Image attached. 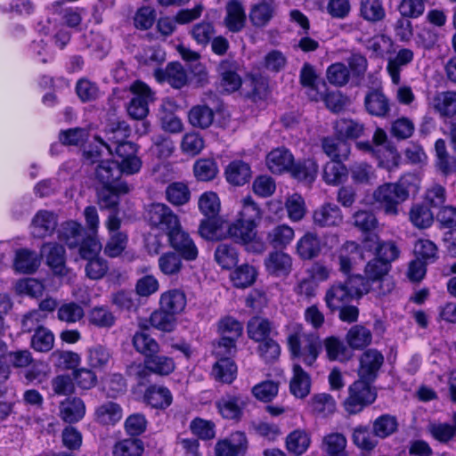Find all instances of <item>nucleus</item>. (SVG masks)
I'll return each instance as SVG.
<instances>
[{"instance_id": "nucleus-45", "label": "nucleus", "mask_w": 456, "mask_h": 456, "mask_svg": "<svg viewBox=\"0 0 456 456\" xmlns=\"http://www.w3.org/2000/svg\"><path fill=\"white\" fill-rule=\"evenodd\" d=\"M346 437L338 432L330 433L323 436L321 448L329 456H346Z\"/></svg>"}, {"instance_id": "nucleus-43", "label": "nucleus", "mask_w": 456, "mask_h": 456, "mask_svg": "<svg viewBox=\"0 0 456 456\" xmlns=\"http://www.w3.org/2000/svg\"><path fill=\"white\" fill-rule=\"evenodd\" d=\"M360 254V246L352 240L346 241L338 255V270L346 276L351 275L354 256Z\"/></svg>"}, {"instance_id": "nucleus-21", "label": "nucleus", "mask_w": 456, "mask_h": 456, "mask_svg": "<svg viewBox=\"0 0 456 456\" xmlns=\"http://www.w3.org/2000/svg\"><path fill=\"white\" fill-rule=\"evenodd\" d=\"M413 59L414 53L409 48H401L395 55H391L387 58L386 69L394 85H400L403 69L411 63Z\"/></svg>"}, {"instance_id": "nucleus-3", "label": "nucleus", "mask_w": 456, "mask_h": 456, "mask_svg": "<svg viewBox=\"0 0 456 456\" xmlns=\"http://www.w3.org/2000/svg\"><path fill=\"white\" fill-rule=\"evenodd\" d=\"M360 276L349 275L344 281L333 282L326 290L324 301L327 307L335 312L354 299H360L368 294L367 285Z\"/></svg>"}, {"instance_id": "nucleus-31", "label": "nucleus", "mask_w": 456, "mask_h": 456, "mask_svg": "<svg viewBox=\"0 0 456 456\" xmlns=\"http://www.w3.org/2000/svg\"><path fill=\"white\" fill-rule=\"evenodd\" d=\"M141 330H137L132 338V344L135 351L144 355L145 358L150 357L153 354H159V343L145 332L149 327L145 323H139Z\"/></svg>"}, {"instance_id": "nucleus-55", "label": "nucleus", "mask_w": 456, "mask_h": 456, "mask_svg": "<svg viewBox=\"0 0 456 456\" xmlns=\"http://www.w3.org/2000/svg\"><path fill=\"white\" fill-rule=\"evenodd\" d=\"M398 428V421L396 418L390 414H382L378 417L372 423V433L376 437L385 439Z\"/></svg>"}, {"instance_id": "nucleus-11", "label": "nucleus", "mask_w": 456, "mask_h": 456, "mask_svg": "<svg viewBox=\"0 0 456 456\" xmlns=\"http://www.w3.org/2000/svg\"><path fill=\"white\" fill-rule=\"evenodd\" d=\"M224 238L230 239L235 243L247 245L256 237V223L238 218L232 222H227L224 225Z\"/></svg>"}, {"instance_id": "nucleus-6", "label": "nucleus", "mask_w": 456, "mask_h": 456, "mask_svg": "<svg viewBox=\"0 0 456 456\" xmlns=\"http://www.w3.org/2000/svg\"><path fill=\"white\" fill-rule=\"evenodd\" d=\"M370 383L359 379L349 387L348 397L344 402V408L347 413L357 414L376 400L377 394L372 390Z\"/></svg>"}, {"instance_id": "nucleus-61", "label": "nucleus", "mask_w": 456, "mask_h": 456, "mask_svg": "<svg viewBox=\"0 0 456 456\" xmlns=\"http://www.w3.org/2000/svg\"><path fill=\"white\" fill-rule=\"evenodd\" d=\"M54 346V335L47 328H39L30 338V346L37 352L48 353Z\"/></svg>"}, {"instance_id": "nucleus-54", "label": "nucleus", "mask_w": 456, "mask_h": 456, "mask_svg": "<svg viewBox=\"0 0 456 456\" xmlns=\"http://www.w3.org/2000/svg\"><path fill=\"white\" fill-rule=\"evenodd\" d=\"M111 360V350L103 345H95L87 351L88 364L94 369L103 370Z\"/></svg>"}, {"instance_id": "nucleus-19", "label": "nucleus", "mask_w": 456, "mask_h": 456, "mask_svg": "<svg viewBox=\"0 0 456 456\" xmlns=\"http://www.w3.org/2000/svg\"><path fill=\"white\" fill-rule=\"evenodd\" d=\"M363 247L368 250H374L377 259L390 263L398 258L400 250L394 241L380 242L376 234H369L363 240Z\"/></svg>"}, {"instance_id": "nucleus-47", "label": "nucleus", "mask_w": 456, "mask_h": 456, "mask_svg": "<svg viewBox=\"0 0 456 456\" xmlns=\"http://www.w3.org/2000/svg\"><path fill=\"white\" fill-rule=\"evenodd\" d=\"M289 172L297 180L312 183L317 175L318 165L314 159L298 160L296 163L293 161Z\"/></svg>"}, {"instance_id": "nucleus-20", "label": "nucleus", "mask_w": 456, "mask_h": 456, "mask_svg": "<svg viewBox=\"0 0 456 456\" xmlns=\"http://www.w3.org/2000/svg\"><path fill=\"white\" fill-rule=\"evenodd\" d=\"M455 220L456 208L452 206L442 208L437 214V221L440 223L441 228L444 231L443 240L447 249L451 252L456 248V237L454 236Z\"/></svg>"}, {"instance_id": "nucleus-48", "label": "nucleus", "mask_w": 456, "mask_h": 456, "mask_svg": "<svg viewBox=\"0 0 456 456\" xmlns=\"http://www.w3.org/2000/svg\"><path fill=\"white\" fill-rule=\"evenodd\" d=\"M144 363L150 370V372L159 376H167L172 373L175 368L173 358L158 354H153L150 357L144 358Z\"/></svg>"}, {"instance_id": "nucleus-52", "label": "nucleus", "mask_w": 456, "mask_h": 456, "mask_svg": "<svg viewBox=\"0 0 456 456\" xmlns=\"http://www.w3.org/2000/svg\"><path fill=\"white\" fill-rule=\"evenodd\" d=\"M309 405L313 412L321 417H327L336 411L334 398L326 393L313 395L309 401Z\"/></svg>"}, {"instance_id": "nucleus-41", "label": "nucleus", "mask_w": 456, "mask_h": 456, "mask_svg": "<svg viewBox=\"0 0 456 456\" xmlns=\"http://www.w3.org/2000/svg\"><path fill=\"white\" fill-rule=\"evenodd\" d=\"M225 177L233 185H243L251 177V169L248 163L242 160H233L225 168Z\"/></svg>"}, {"instance_id": "nucleus-60", "label": "nucleus", "mask_w": 456, "mask_h": 456, "mask_svg": "<svg viewBox=\"0 0 456 456\" xmlns=\"http://www.w3.org/2000/svg\"><path fill=\"white\" fill-rule=\"evenodd\" d=\"M256 270L254 266L243 264L238 266L231 274V280L236 288L251 286L256 279Z\"/></svg>"}, {"instance_id": "nucleus-35", "label": "nucleus", "mask_w": 456, "mask_h": 456, "mask_svg": "<svg viewBox=\"0 0 456 456\" xmlns=\"http://www.w3.org/2000/svg\"><path fill=\"white\" fill-rule=\"evenodd\" d=\"M389 269L390 265L387 262L374 258L367 263L364 268V275L354 274V276H360L363 280L362 281L367 285L369 293L371 289L372 283L382 281Z\"/></svg>"}, {"instance_id": "nucleus-13", "label": "nucleus", "mask_w": 456, "mask_h": 456, "mask_svg": "<svg viewBox=\"0 0 456 456\" xmlns=\"http://www.w3.org/2000/svg\"><path fill=\"white\" fill-rule=\"evenodd\" d=\"M299 84L311 101L319 102L322 98L321 78L315 67L311 63L303 64L299 71Z\"/></svg>"}, {"instance_id": "nucleus-2", "label": "nucleus", "mask_w": 456, "mask_h": 456, "mask_svg": "<svg viewBox=\"0 0 456 456\" xmlns=\"http://www.w3.org/2000/svg\"><path fill=\"white\" fill-rule=\"evenodd\" d=\"M287 343L293 358L300 359L306 366L312 367L321 351L322 341L314 331L306 332L299 322H289L286 326Z\"/></svg>"}, {"instance_id": "nucleus-36", "label": "nucleus", "mask_w": 456, "mask_h": 456, "mask_svg": "<svg viewBox=\"0 0 456 456\" xmlns=\"http://www.w3.org/2000/svg\"><path fill=\"white\" fill-rule=\"evenodd\" d=\"M187 304L186 295L179 289H169L161 294L159 305L161 309L175 315L183 311Z\"/></svg>"}, {"instance_id": "nucleus-8", "label": "nucleus", "mask_w": 456, "mask_h": 456, "mask_svg": "<svg viewBox=\"0 0 456 456\" xmlns=\"http://www.w3.org/2000/svg\"><path fill=\"white\" fill-rule=\"evenodd\" d=\"M434 110L444 123L450 124V135L452 142H456V93L452 91L436 94L431 102Z\"/></svg>"}, {"instance_id": "nucleus-58", "label": "nucleus", "mask_w": 456, "mask_h": 456, "mask_svg": "<svg viewBox=\"0 0 456 456\" xmlns=\"http://www.w3.org/2000/svg\"><path fill=\"white\" fill-rule=\"evenodd\" d=\"M182 257L174 251L162 254L158 260L159 268L167 276H175L182 271L183 264Z\"/></svg>"}, {"instance_id": "nucleus-38", "label": "nucleus", "mask_w": 456, "mask_h": 456, "mask_svg": "<svg viewBox=\"0 0 456 456\" xmlns=\"http://www.w3.org/2000/svg\"><path fill=\"white\" fill-rule=\"evenodd\" d=\"M128 191L129 187L126 183H119L114 186H102L98 191V204L102 209H114L118 204V194Z\"/></svg>"}, {"instance_id": "nucleus-62", "label": "nucleus", "mask_w": 456, "mask_h": 456, "mask_svg": "<svg viewBox=\"0 0 456 456\" xmlns=\"http://www.w3.org/2000/svg\"><path fill=\"white\" fill-rule=\"evenodd\" d=\"M166 199L174 206H183L189 202L191 191L183 183H172L166 189Z\"/></svg>"}, {"instance_id": "nucleus-56", "label": "nucleus", "mask_w": 456, "mask_h": 456, "mask_svg": "<svg viewBox=\"0 0 456 456\" xmlns=\"http://www.w3.org/2000/svg\"><path fill=\"white\" fill-rule=\"evenodd\" d=\"M214 111L207 105L192 107L188 114L189 122L194 127L208 128L214 121Z\"/></svg>"}, {"instance_id": "nucleus-22", "label": "nucleus", "mask_w": 456, "mask_h": 456, "mask_svg": "<svg viewBox=\"0 0 456 456\" xmlns=\"http://www.w3.org/2000/svg\"><path fill=\"white\" fill-rule=\"evenodd\" d=\"M130 134L128 125L122 121L112 123L106 130V140L103 141L100 136H95V141L99 142L101 147L104 148L110 155L113 154V148L118 143L126 142V138Z\"/></svg>"}, {"instance_id": "nucleus-57", "label": "nucleus", "mask_w": 456, "mask_h": 456, "mask_svg": "<svg viewBox=\"0 0 456 456\" xmlns=\"http://www.w3.org/2000/svg\"><path fill=\"white\" fill-rule=\"evenodd\" d=\"M90 324L97 328L109 329L114 326L116 317L113 313L105 305L94 306L87 315Z\"/></svg>"}, {"instance_id": "nucleus-42", "label": "nucleus", "mask_w": 456, "mask_h": 456, "mask_svg": "<svg viewBox=\"0 0 456 456\" xmlns=\"http://www.w3.org/2000/svg\"><path fill=\"white\" fill-rule=\"evenodd\" d=\"M346 341L352 349L360 350L371 343L372 333L365 326L355 324L352 326L346 334Z\"/></svg>"}, {"instance_id": "nucleus-24", "label": "nucleus", "mask_w": 456, "mask_h": 456, "mask_svg": "<svg viewBox=\"0 0 456 456\" xmlns=\"http://www.w3.org/2000/svg\"><path fill=\"white\" fill-rule=\"evenodd\" d=\"M57 224V216L53 212L39 210L32 219L31 233L35 238H45L53 234Z\"/></svg>"}, {"instance_id": "nucleus-44", "label": "nucleus", "mask_w": 456, "mask_h": 456, "mask_svg": "<svg viewBox=\"0 0 456 456\" xmlns=\"http://www.w3.org/2000/svg\"><path fill=\"white\" fill-rule=\"evenodd\" d=\"M322 149L332 160H346L350 154V145L342 138H324Z\"/></svg>"}, {"instance_id": "nucleus-17", "label": "nucleus", "mask_w": 456, "mask_h": 456, "mask_svg": "<svg viewBox=\"0 0 456 456\" xmlns=\"http://www.w3.org/2000/svg\"><path fill=\"white\" fill-rule=\"evenodd\" d=\"M277 9V0H259L250 6L249 21L255 28H264L275 16Z\"/></svg>"}, {"instance_id": "nucleus-46", "label": "nucleus", "mask_w": 456, "mask_h": 456, "mask_svg": "<svg viewBox=\"0 0 456 456\" xmlns=\"http://www.w3.org/2000/svg\"><path fill=\"white\" fill-rule=\"evenodd\" d=\"M273 330V323L268 319L260 316L251 318L247 326L248 337L256 342L269 338Z\"/></svg>"}, {"instance_id": "nucleus-29", "label": "nucleus", "mask_w": 456, "mask_h": 456, "mask_svg": "<svg viewBox=\"0 0 456 456\" xmlns=\"http://www.w3.org/2000/svg\"><path fill=\"white\" fill-rule=\"evenodd\" d=\"M143 401L152 408L164 410L171 405L173 395L167 387L154 384L145 389Z\"/></svg>"}, {"instance_id": "nucleus-10", "label": "nucleus", "mask_w": 456, "mask_h": 456, "mask_svg": "<svg viewBox=\"0 0 456 456\" xmlns=\"http://www.w3.org/2000/svg\"><path fill=\"white\" fill-rule=\"evenodd\" d=\"M105 225L110 232V239L104 248V253L110 257L118 256L126 248L127 244V234L120 232L121 219L116 212H111Z\"/></svg>"}, {"instance_id": "nucleus-5", "label": "nucleus", "mask_w": 456, "mask_h": 456, "mask_svg": "<svg viewBox=\"0 0 456 456\" xmlns=\"http://www.w3.org/2000/svg\"><path fill=\"white\" fill-rule=\"evenodd\" d=\"M145 219L151 229H156L167 237L182 225L176 214L164 203H152L145 211Z\"/></svg>"}, {"instance_id": "nucleus-34", "label": "nucleus", "mask_w": 456, "mask_h": 456, "mask_svg": "<svg viewBox=\"0 0 456 456\" xmlns=\"http://www.w3.org/2000/svg\"><path fill=\"white\" fill-rule=\"evenodd\" d=\"M246 13L243 5L237 0L228 2L226 4L225 27L232 33H238L243 29L246 24Z\"/></svg>"}, {"instance_id": "nucleus-37", "label": "nucleus", "mask_w": 456, "mask_h": 456, "mask_svg": "<svg viewBox=\"0 0 456 456\" xmlns=\"http://www.w3.org/2000/svg\"><path fill=\"white\" fill-rule=\"evenodd\" d=\"M297 253L302 260H312L322 251L319 237L313 232H306L297 242Z\"/></svg>"}, {"instance_id": "nucleus-59", "label": "nucleus", "mask_w": 456, "mask_h": 456, "mask_svg": "<svg viewBox=\"0 0 456 456\" xmlns=\"http://www.w3.org/2000/svg\"><path fill=\"white\" fill-rule=\"evenodd\" d=\"M360 15L370 22H378L386 16L385 9L380 0H361Z\"/></svg>"}, {"instance_id": "nucleus-53", "label": "nucleus", "mask_w": 456, "mask_h": 456, "mask_svg": "<svg viewBox=\"0 0 456 456\" xmlns=\"http://www.w3.org/2000/svg\"><path fill=\"white\" fill-rule=\"evenodd\" d=\"M82 225L76 221H67L61 225L59 229L60 240L65 241L69 248H76L79 245L82 232Z\"/></svg>"}, {"instance_id": "nucleus-63", "label": "nucleus", "mask_w": 456, "mask_h": 456, "mask_svg": "<svg viewBox=\"0 0 456 456\" xmlns=\"http://www.w3.org/2000/svg\"><path fill=\"white\" fill-rule=\"evenodd\" d=\"M150 325L160 331L171 332L175 328V315L167 312L159 306V310L154 311L149 318Z\"/></svg>"}, {"instance_id": "nucleus-16", "label": "nucleus", "mask_w": 456, "mask_h": 456, "mask_svg": "<svg viewBox=\"0 0 456 456\" xmlns=\"http://www.w3.org/2000/svg\"><path fill=\"white\" fill-rule=\"evenodd\" d=\"M359 361L360 379L373 382L384 363V356L382 353L374 348L368 349L362 354Z\"/></svg>"}, {"instance_id": "nucleus-25", "label": "nucleus", "mask_w": 456, "mask_h": 456, "mask_svg": "<svg viewBox=\"0 0 456 456\" xmlns=\"http://www.w3.org/2000/svg\"><path fill=\"white\" fill-rule=\"evenodd\" d=\"M314 224L319 227H335L343 222L340 208L333 203H325L314 211Z\"/></svg>"}, {"instance_id": "nucleus-51", "label": "nucleus", "mask_w": 456, "mask_h": 456, "mask_svg": "<svg viewBox=\"0 0 456 456\" xmlns=\"http://www.w3.org/2000/svg\"><path fill=\"white\" fill-rule=\"evenodd\" d=\"M40 265L37 254L28 249H20L16 252L14 268L23 273H34Z\"/></svg>"}, {"instance_id": "nucleus-12", "label": "nucleus", "mask_w": 456, "mask_h": 456, "mask_svg": "<svg viewBox=\"0 0 456 456\" xmlns=\"http://www.w3.org/2000/svg\"><path fill=\"white\" fill-rule=\"evenodd\" d=\"M167 238L171 248L175 249L174 252L177 253L183 259L189 262L197 259L199 249L189 233L182 226Z\"/></svg>"}, {"instance_id": "nucleus-23", "label": "nucleus", "mask_w": 456, "mask_h": 456, "mask_svg": "<svg viewBox=\"0 0 456 456\" xmlns=\"http://www.w3.org/2000/svg\"><path fill=\"white\" fill-rule=\"evenodd\" d=\"M41 253L45 256L47 265L56 275L64 276L68 273L65 265V249L61 245L55 242L45 243Z\"/></svg>"}, {"instance_id": "nucleus-33", "label": "nucleus", "mask_w": 456, "mask_h": 456, "mask_svg": "<svg viewBox=\"0 0 456 456\" xmlns=\"http://www.w3.org/2000/svg\"><path fill=\"white\" fill-rule=\"evenodd\" d=\"M60 417L67 423H75L82 419L86 414V405L78 397H68L61 402Z\"/></svg>"}, {"instance_id": "nucleus-9", "label": "nucleus", "mask_w": 456, "mask_h": 456, "mask_svg": "<svg viewBox=\"0 0 456 456\" xmlns=\"http://www.w3.org/2000/svg\"><path fill=\"white\" fill-rule=\"evenodd\" d=\"M131 91L134 96L127 108L128 114L134 119L142 120L149 113V103L154 101V93L141 81L134 82Z\"/></svg>"}, {"instance_id": "nucleus-7", "label": "nucleus", "mask_w": 456, "mask_h": 456, "mask_svg": "<svg viewBox=\"0 0 456 456\" xmlns=\"http://www.w3.org/2000/svg\"><path fill=\"white\" fill-rule=\"evenodd\" d=\"M218 330L221 339L216 346V355L232 354L236 351L235 342L242 334V324L232 317L227 316L220 320Z\"/></svg>"}, {"instance_id": "nucleus-49", "label": "nucleus", "mask_w": 456, "mask_h": 456, "mask_svg": "<svg viewBox=\"0 0 456 456\" xmlns=\"http://www.w3.org/2000/svg\"><path fill=\"white\" fill-rule=\"evenodd\" d=\"M121 418L122 409L113 402L102 403L95 410V419L102 425H115Z\"/></svg>"}, {"instance_id": "nucleus-64", "label": "nucleus", "mask_w": 456, "mask_h": 456, "mask_svg": "<svg viewBox=\"0 0 456 456\" xmlns=\"http://www.w3.org/2000/svg\"><path fill=\"white\" fill-rule=\"evenodd\" d=\"M143 444L139 439H124L117 442L112 448L113 456H141Z\"/></svg>"}, {"instance_id": "nucleus-4", "label": "nucleus", "mask_w": 456, "mask_h": 456, "mask_svg": "<svg viewBox=\"0 0 456 456\" xmlns=\"http://www.w3.org/2000/svg\"><path fill=\"white\" fill-rule=\"evenodd\" d=\"M84 156L89 164H96L94 176L102 186H114L122 183L120 177L124 171L122 167L116 161L102 160V151L96 146L90 151H85Z\"/></svg>"}, {"instance_id": "nucleus-26", "label": "nucleus", "mask_w": 456, "mask_h": 456, "mask_svg": "<svg viewBox=\"0 0 456 456\" xmlns=\"http://www.w3.org/2000/svg\"><path fill=\"white\" fill-rule=\"evenodd\" d=\"M265 266L272 275L286 276L291 272L292 257L282 250L276 249L268 254L265 259Z\"/></svg>"}, {"instance_id": "nucleus-15", "label": "nucleus", "mask_w": 456, "mask_h": 456, "mask_svg": "<svg viewBox=\"0 0 456 456\" xmlns=\"http://www.w3.org/2000/svg\"><path fill=\"white\" fill-rule=\"evenodd\" d=\"M248 449V439L245 433L236 431L229 437L219 440L215 445L216 456H240Z\"/></svg>"}, {"instance_id": "nucleus-40", "label": "nucleus", "mask_w": 456, "mask_h": 456, "mask_svg": "<svg viewBox=\"0 0 456 456\" xmlns=\"http://www.w3.org/2000/svg\"><path fill=\"white\" fill-rule=\"evenodd\" d=\"M289 390L297 398H305L311 390L310 376L297 363L293 365V376L289 382Z\"/></svg>"}, {"instance_id": "nucleus-18", "label": "nucleus", "mask_w": 456, "mask_h": 456, "mask_svg": "<svg viewBox=\"0 0 456 456\" xmlns=\"http://www.w3.org/2000/svg\"><path fill=\"white\" fill-rule=\"evenodd\" d=\"M239 65L232 59L223 60L218 65L221 77L220 87L226 93H233L240 89L242 84L240 76L237 73Z\"/></svg>"}, {"instance_id": "nucleus-30", "label": "nucleus", "mask_w": 456, "mask_h": 456, "mask_svg": "<svg viewBox=\"0 0 456 456\" xmlns=\"http://www.w3.org/2000/svg\"><path fill=\"white\" fill-rule=\"evenodd\" d=\"M293 160V155L284 147L273 149L267 154L265 159L268 169L273 174H281L285 171L289 172Z\"/></svg>"}, {"instance_id": "nucleus-39", "label": "nucleus", "mask_w": 456, "mask_h": 456, "mask_svg": "<svg viewBox=\"0 0 456 456\" xmlns=\"http://www.w3.org/2000/svg\"><path fill=\"white\" fill-rule=\"evenodd\" d=\"M366 110L372 116L384 118L390 110L389 100L379 90H372L364 99Z\"/></svg>"}, {"instance_id": "nucleus-28", "label": "nucleus", "mask_w": 456, "mask_h": 456, "mask_svg": "<svg viewBox=\"0 0 456 456\" xmlns=\"http://www.w3.org/2000/svg\"><path fill=\"white\" fill-rule=\"evenodd\" d=\"M228 355H217L220 358L213 365L210 373L216 382L222 384H232L237 377V366Z\"/></svg>"}, {"instance_id": "nucleus-50", "label": "nucleus", "mask_w": 456, "mask_h": 456, "mask_svg": "<svg viewBox=\"0 0 456 456\" xmlns=\"http://www.w3.org/2000/svg\"><path fill=\"white\" fill-rule=\"evenodd\" d=\"M311 444L310 435L303 429H296L289 433L286 438V447L289 452L301 455L305 453Z\"/></svg>"}, {"instance_id": "nucleus-27", "label": "nucleus", "mask_w": 456, "mask_h": 456, "mask_svg": "<svg viewBox=\"0 0 456 456\" xmlns=\"http://www.w3.org/2000/svg\"><path fill=\"white\" fill-rule=\"evenodd\" d=\"M246 402L240 395H226L216 402V406L223 418L238 420L242 415Z\"/></svg>"}, {"instance_id": "nucleus-1", "label": "nucleus", "mask_w": 456, "mask_h": 456, "mask_svg": "<svg viewBox=\"0 0 456 456\" xmlns=\"http://www.w3.org/2000/svg\"><path fill=\"white\" fill-rule=\"evenodd\" d=\"M419 187V176L406 173L395 183H385L378 186L372 193V200L386 215L396 216L399 214V206L411 194H417Z\"/></svg>"}, {"instance_id": "nucleus-14", "label": "nucleus", "mask_w": 456, "mask_h": 456, "mask_svg": "<svg viewBox=\"0 0 456 456\" xmlns=\"http://www.w3.org/2000/svg\"><path fill=\"white\" fill-rule=\"evenodd\" d=\"M120 158L118 163L126 175H134L138 173L142 167V160L137 156L138 148L136 144L131 142L118 143L113 148V152Z\"/></svg>"}, {"instance_id": "nucleus-32", "label": "nucleus", "mask_w": 456, "mask_h": 456, "mask_svg": "<svg viewBox=\"0 0 456 456\" xmlns=\"http://www.w3.org/2000/svg\"><path fill=\"white\" fill-rule=\"evenodd\" d=\"M294 238V229L285 224L273 226L266 233V242L273 248L280 250L286 248Z\"/></svg>"}]
</instances>
